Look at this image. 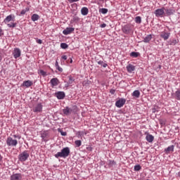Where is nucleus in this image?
<instances>
[{"label": "nucleus", "mask_w": 180, "mask_h": 180, "mask_svg": "<svg viewBox=\"0 0 180 180\" xmlns=\"http://www.w3.org/2000/svg\"><path fill=\"white\" fill-rule=\"evenodd\" d=\"M70 148L65 147L63 148L60 152H58L54 155L55 158H67L70 155Z\"/></svg>", "instance_id": "1"}, {"label": "nucleus", "mask_w": 180, "mask_h": 180, "mask_svg": "<svg viewBox=\"0 0 180 180\" xmlns=\"http://www.w3.org/2000/svg\"><path fill=\"white\" fill-rule=\"evenodd\" d=\"M29 157V150H24L18 155V160L20 162H25V161H27Z\"/></svg>", "instance_id": "2"}, {"label": "nucleus", "mask_w": 180, "mask_h": 180, "mask_svg": "<svg viewBox=\"0 0 180 180\" xmlns=\"http://www.w3.org/2000/svg\"><path fill=\"white\" fill-rule=\"evenodd\" d=\"M6 143L8 147H16L18 146V140L13 139V138L11 136L6 139Z\"/></svg>", "instance_id": "3"}, {"label": "nucleus", "mask_w": 180, "mask_h": 180, "mask_svg": "<svg viewBox=\"0 0 180 180\" xmlns=\"http://www.w3.org/2000/svg\"><path fill=\"white\" fill-rule=\"evenodd\" d=\"M77 112V105H74L72 108H70V107L67 106L63 110V113L65 116H70V113H72Z\"/></svg>", "instance_id": "4"}, {"label": "nucleus", "mask_w": 180, "mask_h": 180, "mask_svg": "<svg viewBox=\"0 0 180 180\" xmlns=\"http://www.w3.org/2000/svg\"><path fill=\"white\" fill-rule=\"evenodd\" d=\"M154 14L156 18H163L165 15V7H162L161 8H158L154 11Z\"/></svg>", "instance_id": "5"}, {"label": "nucleus", "mask_w": 180, "mask_h": 180, "mask_svg": "<svg viewBox=\"0 0 180 180\" xmlns=\"http://www.w3.org/2000/svg\"><path fill=\"white\" fill-rule=\"evenodd\" d=\"M32 110L34 113H41V112H43V105L38 103L33 108Z\"/></svg>", "instance_id": "6"}, {"label": "nucleus", "mask_w": 180, "mask_h": 180, "mask_svg": "<svg viewBox=\"0 0 180 180\" xmlns=\"http://www.w3.org/2000/svg\"><path fill=\"white\" fill-rule=\"evenodd\" d=\"M22 54V51H20V49L19 48H15L13 51V56L14 58H19Z\"/></svg>", "instance_id": "7"}, {"label": "nucleus", "mask_w": 180, "mask_h": 180, "mask_svg": "<svg viewBox=\"0 0 180 180\" xmlns=\"http://www.w3.org/2000/svg\"><path fill=\"white\" fill-rule=\"evenodd\" d=\"M124 103H126V99L121 98L115 102V106L117 108H123V106H124Z\"/></svg>", "instance_id": "8"}, {"label": "nucleus", "mask_w": 180, "mask_h": 180, "mask_svg": "<svg viewBox=\"0 0 180 180\" xmlns=\"http://www.w3.org/2000/svg\"><path fill=\"white\" fill-rule=\"evenodd\" d=\"M160 36L162 39L166 41V40H168V39H169V37L171 36V33L166 31H163L160 33Z\"/></svg>", "instance_id": "9"}, {"label": "nucleus", "mask_w": 180, "mask_h": 180, "mask_svg": "<svg viewBox=\"0 0 180 180\" xmlns=\"http://www.w3.org/2000/svg\"><path fill=\"white\" fill-rule=\"evenodd\" d=\"M41 138L42 139V141L47 143V141H49V132L47 131H44L41 134Z\"/></svg>", "instance_id": "10"}, {"label": "nucleus", "mask_w": 180, "mask_h": 180, "mask_svg": "<svg viewBox=\"0 0 180 180\" xmlns=\"http://www.w3.org/2000/svg\"><path fill=\"white\" fill-rule=\"evenodd\" d=\"M55 96L59 99H64L65 98V93L64 91H58L55 93Z\"/></svg>", "instance_id": "11"}, {"label": "nucleus", "mask_w": 180, "mask_h": 180, "mask_svg": "<svg viewBox=\"0 0 180 180\" xmlns=\"http://www.w3.org/2000/svg\"><path fill=\"white\" fill-rule=\"evenodd\" d=\"M10 180H22V174L20 173L13 174L10 177Z\"/></svg>", "instance_id": "12"}, {"label": "nucleus", "mask_w": 180, "mask_h": 180, "mask_svg": "<svg viewBox=\"0 0 180 180\" xmlns=\"http://www.w3.org/2000/svg\"><path fill=\"white\" fill-rule=\"evenodd\" d=\"M74 30H75L74 27H66L65 30L63 31V34H65V36H68V34H71Z\"/></svg>", "instance_id": "13"}, {"label": "nucleus", "mask_w": 180, "mask_h": 180, "mask_svg": "<svg viewBox=\"0 0 180 180\" xmlns=\"http://www.w3.org/2000/svg\"><path fill=\"white\" fill-rule=\"evenodd\" d=\"M50 84L51 85V87L54 88V86H57L60 84V80H58L56 77L53 78L51 79Z\"/></svg>", "instance_id": "14"}, {"label": "nucleus", "mask_w": 180, "mask_h": 180, "mask_svg": "<svg viewBox=\"0 0 180 180\" xmlns=\"http://www.w3.org/2000/svg\"><path fill=\"white\" fill-rule=\"evenodd\" d=\"M15 20V15H8L4 20V23H9V22H13Z\"/></svg>", "instance_id": "15"}, {"label": "nucleus", "mask_w": 180, "mask_h": 180, "mask_svg": "<svg viewBox=\"0 0 180 180\" xmlns=\"http://www.w3.org/2000/svg\"><path fill=\"white\" fill-rule=\"evenodd\" d=\"M165 13L166 16H171L175 13V10L172 8H165Z\"/></svg>", "instance_id": "16"}, {"label": "nucleus", "mask_w": 180, "mask_h": 180, "mask_svg": "<svg viewBox=\"0 0 180 180\" xmlns=\"http://www.w3.org/2000/svg\"><path fill=\"white\" fill-rule=\"evenodd\" d=\"M33 85V82L30 80H26L22 82L21 86H25V88H30Z\"/></svg>", "instance_id": "17"}, {"label": "nucleus", "mask_w": 180, "mask_h": 180, "mask_svg": "<svg viewBox=\"0 0 180 180\" xmlns=\"http://www.w3.org/2000/svg\"><path fill=\"white\" fill-rule=\"evenodd\" d=\"M122 32L125 34H129V33L131 32V28H130V25H124L122 27Z\"/></svg>", "instance_id": "18"}, {"label": "nucleus", "mask_w": 180, "mask_h": 180, "mask_svg": "<svg viewBox=\"0 0 180 180\" xmlns=\"http://www.w3.org/2000/svg\"><path fill=\"white\" fill-rule=\"evenodd\" d=\"M146 141H148V143H153V141H154V136L150 134H147L146 136Z\"/></svg>", "instance_id": "19"}, {"label": "nucleus", "mask_w": 180, "mask_h": 180, "mask_svg": "<svg viewBox=\"0 0 180 180\" xmlns=\"http://www.w3.org/2000/svg\"><path fill=\"white\" fill-rule=\"evenodd\" d=\"M136 70V66L131 65V64H129L127 66V70L131 73L133 72V71H134Z\"/></svg>", "instance_id": "20"}, {"label": "nucleus", "mask_w": 180, "mask_h": 180, "mask_svg": "<svg viewBox=\"0 0 180 180\" xmlns=\"http://www.w3.org/2000/svg\"><path fill=\"white\" fill-rule=\"evenodd\" d=\"M174 147L175 146L174 145L168 146L165 149V153H166V154H168L169 153H173Z\"/></svg>", "instance_id": "21"}, {"label": "nucleus", "mask_w": 180, "mask_h": 180, "mask_svg": "<svg viewBox=\"0 0 180 180\" xmlns=\"http://www.w3.org/2000/svg\"><path fill=\"white\" fill-rule=\"evenodd\" d=\"M151 39H153V35L148 34L144 37V39L142 41L143 43H150V41H151Z\"/></svg>", "instance_id": "22"}, {"label": "nucleus", "mask_w": 180, "mask_h": 180, "mask_svg": "<svg viewBox=\"0 0 180 180\" xmlns=\"http://www.w3.org/2000/svg\"><path fill=\"white\" fill-rule=\"evenodd\" d=\"M89 12V10L86 7H83L81 9V13L83 15V16H86Z\"/></svg>", "instance_id": "23"}, {"label": "nucleus", "mask_w": 180, "mask_h": 180, "mask_svg": "<svg viewBox=\"0 0 180 180\" xmlns=\"http://www.w3.org/2000/svg\"><path fill=\"white\" fill-rule=\"evenodd\" d=\"M39 19H40V15H39V14L35 13L31 16V20L32 22H36L37 20H39Z\"/></svg>", "instance_id": "24"}, {"label": "nucleus", "mask_w": 180, "mask_h": 180, "mask_svg": "<svg viewBox=\"0 0 180 180\" xmlns=\"http://www.w3.org/2000/svg\"><path fill=\"white\" fill-rule=\"evenodd\" d=\"M178 39H172L168 41V44H169V46H175L176 44H178Z\"/></svg>", "instance_id": "25"}, {"label": "nucleus", "mask_w": 180, "mask_h": 180, "mask_svg": "<svg viewBox=\"0 0 180 180\" xmlns=\"http://www.w3.org/2000/svg\"><path fill=\"white\" fill-rule=\"evenodd\" d=\"M174 98L176 99V101H180V89H178L174 94Z\"/></svg>", "instance_id": "26"}, {"label": "nucleus", "mask_w": 180, "mask_h": 180, "mask_svg": "<svg viewBox=\"0 0 180 180\" xmlns=\"http://www.w3.org/2000/svg\"><path fill=\"white\" fill-rule=\"evenodd\" d=\"M131 96H134V98H140V91L139 90L134 91V92L131 94Z\"/></svg>", "instance_id": "27"}, {"label": "nucleus", "mask_w": 180, "mask_h": 180, "mask_svg": "<svg viewBox=\"0 0 180 180\" xmlns=\"http://www.w3.org/2000/svg\"><path fill=\"white\" fill-rule=\"evenodd\" d=\"M96 61L97 64H98V65H102V67H103V68H106V67H108V63H105L102 60H98V59H96Z\"/></svg>", "instance_id": "28"}, {"label": "nucleus", "mask_w": 180, "mask_h": 180, "mask_svg": "<svg viewBox=\"0 0 180 180\" xmlns=\"http://www.w3.org/2000/svg\"><path fill=\"white\" fill-rule=\"evenodd\" d=\"M74 81H75V79H74L72 76H69V81L67 84H65V86H70V85H71Z\"/></svg>", "instance_id": "29"}, {"label": "nucleus", "mask_w": 180, "mask_h": 180, "mask_svg": "<svg viewBox=\"0 0 180 180\" xmlns=\"http://www.w3.org/2000/svg\"><path fill=\"white\" fill-rule=\"evenodd\" d=\"M38 74L42 77H47V72H44L43 70H38Z\"/></svg>", "instance_id": "30"}, {"label": "nucleus", "mask_w": 180, "mask_h": 180, "mask_svg": "<svg viewBox=\"0 0 180 180\" xmlns=\"http://www.w3.org/2000/svg\"><path fill=\"white\" fill-rule=\"evenodd\" d=\"M99 12H100V13H103V15H106V13H108V8H103L99 10Z\"/></svg>", "instance_id": "31"}, {"label": "nucleus", "mask_w": 180, "mask_h": 180, "mask_svg": "<svg viewBox=\"0 0 180 180\" xmlns=\"http://www.w3.org/2000/svg\"><path fill=\"white\" fill-rule=\"evenodd\" d=\"M130 56L133 57L134 58H137V57H139V52L133 51L130 53Z\"/></svg>", "instance_id": "32"}, {"label": "nucleus", "mask_w": 180, "mask_h": 180, "mask_svg": "<svg viewBox=\"0 0 180 180\" xmlns=\"http://www.w3.org/2000/svg\"><path fill=\"white\" fill-rule=\"evenodd\" d=\"M114 165H116V162H115L114 160H109V162H108L109 168H112Z\"/></svg>", "instance_id": "33"}, {"label": "nucleus", "mask_w": 180, "mask_h": 180, "mask_svg": "<svg viewBox=\"0 0 180 180\" xmlns=\"http://www.w3.org/2000/svg\"><path fill=\"white\" fill-rule=\"evenodd\" d=\"M135 22L138 24L140 25V23H141V17L140 16H136L135 18Z\"/></svg>", "instance_id": "34"}, {"label": "nucleus", "mask_w": 180, "mask_h": 180, "mask_svg": "<svg viewBox=\"0 0 180 180\" xmlns=\"http://www.w3.org/2000/svg\"><path fill=\"white\" fill-rule=\"evenodd\" d=\"M75 144L76 147H81L82 142L81 141V140H77L75 141Z\"/></svg>", "instance_id": "35"}, {"label": "nucleus", "mask_w": 180, "mask_h": 180, "mask_svg": "<svg viewBox=\"0 0 180 180\" xmlns=\"http://www.w3.org/2000/svg\"><path fill=\"white\" fill-rule=\"evenodd\" d=\"M60 47L61 49H63L64 50H65L66 49H68V44H67L66 43H61Z\"/></svg>", "instance_id": "36"}, {"label": "nucleus", "mask_w": 180, "mask_h": 180, "mask_svg": "<svg viewBox=\"0 0 180 180\" xmlns=\"http://www.w3.org/2000/svg\"><path fill=\"white\" fill-rule=\"evenodd\" d=\"M16 22H11L7 24L8 27H16Z\"/></svg>", "instance_id": "37"}, {"label": "nucleus", "mask_w": 180, "mask_h": 180, "mask_svg": "<svg viewBox=\"0 0 180 180\" xmlns=\"http://www.w3.org/2000/svg\"><path fill=\"white\" fill-rule=\"evenodd\" d=\"M141 169V166L140 165H136L134 166V171H140Z\"/></svg>", "instance_id": "38"}, {"label": "nucleus", "mask_w": 180, "mask_h": 180, "mask_svg": "<svg viewBox=\"0 0 180 180\" xmlns=\"http://www.w3.org/2000/svg\"><path fill=\"white\" fill-rule=\"evenodd\" d=\"M13 137H14V139H18V140H20V139H22V136L18 134L13 135Z\"/></svg>", "instance_id": "39"}, {"label": "nucleus", "mask_w": 180, "mask_h": 180, "mask_svg": "<svg viewBox=\"0 0 180 180\" xmlns=\"http://www.w3.org/2000/svg\"><path fill=\"white\" fill-rule=\"evenodd\" d=\"M84 134V131H78L77 132V137H82V135Z\"/></svg>", "instance_id": "40"}, {"label": "nucleus", "mask_w": 180, "mask_h": 180, "mask_svg": "<svg viewBox=\"0 0 180 180\" xmlns=\"http://www.w3.org/2000/svg\"><path fill=\"white\" fill-rule=\"evenodd\" d=\"M36 42L38 43V44H41V43H43V41L37 38Z\"/></svg>", "instance_id": "41"}, {"label": "nucleus", "mask_w": 180, "mask_h": 180, "mask_svg": "<svg viewBox=\"0 0 180 180\" xmlns=\"http://www.w3.org/2000/svg\"><path fill=\"white\" fill-rule=\"evenodd\" d=\"M27 12V10L23 9L21 11L20 15H25Z\"/></svg>", "instance_id": "42"}, {"label": "nucleus", "mask_w": 180, "mask_h": 180, "mask_svg": "<svg viewBox=\"0 0 180 180\" xmlns=\"http://www.w3.org/2000/svg\"><path fill=\"white\" fill-rule=\"evenodd\" d=\"M59 131H60L61 136H67V132L63 131L61 130H60Z\"/></svg>", "instance_id": "43"}, {"label": "nucleus", "mask_w": 180, "mask_h": 180, "mask_svg": "<svg viewBox=\"0 0 180 180\" xmlns=\"http://www.w3.org/2000/svg\"><path fill=\"white\" fill-rule=\"evenodd\" d=\"M115 92H116V90H115V89H110V94H111V95H115Z\"/></svg>", "instance_id": "44"}, {"label": "nucleus", "mask_w": 180, "mask_h": 180, "mask_svg": "<svg viewBox=\"0 0 180 180\" xmlns=\"http://www.w3.org/2000/svg\"><path fill=\"white\" fill-rule=\"evenodd\" d=\"M70 4H73V2H78L79 0H68Z\"/></svg>", "instance_id": "45"}, {"label": "nucleus", "mask_w": 180, "mask_h": 180, "mask_svg": "<svg viewBox=\"0 0 180 180\" xmlns=\"http://www.w3.org/2000/svg\"><path fill=\"white\" fill-rule=\"evenodd\" d=\"M56 69H57L60 72H63V69L61 68V67L58 66V67L56 68Z\"/></svg>", "instance_id": "46"}, {"label": "nucleus", "mask_w": 180, "mask_h": 180, "mask_svg": "<svg viewBox=\"0 0 180 180\" xmlns=\"http://www.w3.org/2000/svg\"><path fill=\"white\" fill-rule=\"evenodd\" d=\"M67 58H68V57H67V56H65V55L61 56V59H62V60H67Z\"/></svg>", "instance_id": "47"}, {"label": "nucleus", "mask_w": 180, "mask_h": 180, "mask_svg": "<svg viewBox=\"0 0 180 180\" xmlns=\"http://www.w3.org/2000/svg\"><path fill=\"white\" fill-rule=\"evenodd\" d=\"M60 65H58V61H56V63H55V67L57 68L58 67H59Z\"/></svg>", "instance_id": "48"}, {"label": "nucleus", "mask_w": 180, "mask_h": 180, "mask_svg": "<svg viewBox=\"0 0 180 180\" xmlns=\"http://www.w3.org/2000/svg\"><path fill=\"white\" fill-rule=\"evenodd\" d=\"M86 150H88L89 151H92V147L89 146L86 148Z\"/></svg>", "instance_id": "49"}, {"label": "nucleus", "mask_w": 180, "mask_h": 180, "mask_svg": "<svg viewBox=\"0 0 180 180\" xmlns=\"http://www.w3.org/2000/svg\"><path fill=\"white\" fill-rule=\"evenodd\" d=\"M105 26H106V24L103 23V24H101V25H100V27L103 28V27H105Z\"/></svg>", "instance_id": "50"}, {"label": "nucleus", "mask_w": 180, "mask_h": 180, "mask_svg": "<svg viewBox=\"0 0 180 180\" xmlns=\"http://www.w3.org/2000/svg\"><path fill=\"white\" fill-rule=\"evenodd\" d=\"M68 61H69V63H70V64H72V58H70Z\"/></svg>", "instance_id": "51"}, {"label": "nucleus", "mask_w": 180, "mask_h": 180, "mask_svg": "<svg viewBox=\"0 0 180 180\" xmlns=\"http://www.w3.org/2000/svg\"><path fill=\"white\" fill-rule=\"evenodd\" d=\"M3 33H2V29L0 28V37L1 36H2Z\"/></svg>", "instance_id": "52"}, {"label": "nucleus", "mask_w": 180, "mask_h": 180, "mask_svg": "<svg viewBox=\"0 0 180 180\" xmlns=\"http://www.w3.org/2000/svg\"><path fill=\"white\" fill-rule=\"evenodd\" d=\"M152 112H153V113H155V112H156L155 108H153V109H152Z\"/></svg>", "instance_id": "53"}, {"label": "nucleus", "mask_w": 180, "mask_h": 180, "mask_svg": "<svg viewBox=\"0 0 180 180\" xmlns=\"http://www.w3.org/2000/svg\"><path fill=\"white\" fill-rule=\"evenodd\" d=\"M4 158L2 157V155L0 154V162H1V161H2V159H3Z\"/></svg>", "instance_id": "54"}, {"label": "nucleus", "mask_w": 180, "mask_h": 180, "mask_svg": "<svg viewBox=\"0 0 180 180\" xmlns=\"http://www.w3.org/2000/svg\"><path fill=\"white\" fill-rule=\"evenodd\" d=\"M1 61H2V56L0 53V63H1Z\"/></svg>", "instance_id": "55"}, {"label": "nucleus", "mask_w": 180, "mask_h": 180, "mask_svg": "<svg viewBox=\"0 0 180 180\" xmlns=\"http://www.w3.org/2000/svg\"><path fill=\"white\" fill-rule=\"evenodd\" d=\"M179 176H180V172H179Z\"/></svg>", "instance_id": "56"}]
</instances>
